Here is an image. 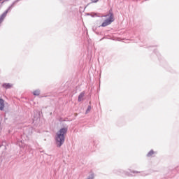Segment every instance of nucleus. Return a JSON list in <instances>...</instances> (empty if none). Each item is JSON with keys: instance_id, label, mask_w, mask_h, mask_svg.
<instances>
[{"instance_id": "obj_13", "label": "nucleus", "mask_w": 179, "mask_h": 179, "mask_svg": "<svg viewBox=\"0 0 179 179\" xmlns=\"http://www.w3.org/2000/svg\"><path fill=\"white\" fill-rule=\"evenodd\" d=\"M10 8H12V6H10Z\"/></svg>"}, {"instance_id": "obj_4", "label": "nucleus", "mask_w": 179, "mask_h": 179, "mask_svg": "<svg viewBox=\"0 0 179 179\" xmlns=\"http://www.w3.org/2000/svg\"><path fill=\"white\" fill-rule=\"evenodd\" d=\"M3 108H5V101L0 98V111H3Z\"/></svg>"}, {"instance_id": "obj_6", "label": "nucleus", "mask_w": 179, "mask_h": 179, "mask_svg": "<svg viewBox=\"0 0 179 179\" xmlns=\"http://www.w3.org/2000/svg\"><path fill=\"white\" fill-rule=\"evenodd\" d=\"M85 97V92H81L78 96V101H80Z\"/></svg>"}, {"instance_id": "obj_12", "label": "nucleus", "mask_w": 179, "mask_h": 179, "mask_svg": "<svg viewBox=\"0 0 179 179\" xmlns=\"http://www.w3.org/2000/svg\"><path fill=\"white\" fill-rule=\"evenodd\" d=\"M1 20H2L0 19V23H1Z\"/></svg>"}, {"instance_id": "obj_2", "label": "nucleus", "mask_w": 179, "mask_h": 179, "mask_svg": "<svg viewBox=\"0 0 179 179\" xmlns=\"http://www.w3.org/2000/svg\"><path fill=\"white\" fill-rule=\"evenodd\" d=\"M101 17H108L105 20L104 22L101 24V27H107V26H110L113 22H114V13H113V9L109 10V13L105 15H101Z\"/></svg>"}, {"instance_id": "obj_5", "label": "nucleus", "mask_w": 179, "mask_h": 179, "mask_svg": "<svg viewBox=\"0 0 179 179\" xmlns=\"http://www.w3.org/2000/svg\"><path fill=\"white\" fill-rule=\"evenodd\" d=\"M2 86L5 89H10V87H12V85H10V83H3Z\"/></svg>"}, {"instance_id": "obj_11", "label": "nucleus", "mask_w": 179, "mask_h": 179, "mask_svg": "<svg viewBox=\"0 0 179 179\" xmlns=\"http://www.w3.org/2000/svg\"><path fill=\"white\" fill-rule=\"evenodd\" d=\"M99 0H91V1L93 3H97V1Z\"/></svg>"}, {"instance_id": "obj_7", "label": "nucleus", "mask_w": 179, "mask_h": 179, "mask_svg": "<svg viewBox=\"0 0 179 179\" xmlns=\"http://www.w3.org/2000/svg\"><path fill=\"white\" fill-rule=\"evenodd\" d=\"M132 173H134V174H135L136 173H140V174H141V176H143V177H145V176H148V174H146L144 171L138 172L136 171H133Z\"/></svg>"}, {"instance_id": "obj_14", "label": "nucleus", "mask_w": 179, "mask_h": 179, "mask_svg": "<svg viewBox=\"0 0 179 179\" xmlns=\"http://www.w3.org/2000/svg\"><path fill=\"white\" fill-rule=\"evenodd\" d=\"M2 1V0H0V1Z\"/></svg>"}, {"instance_id": "obj_8", "label": "nucleus", "mask_w": 179, "mask_h": 179, "mask_svg": "<svg viewBox=\"0 0 179 179\" xmlns=\"http://www.w3.org/2000/svg\"><path fill=\"white\" fill-rule=\"evenodd\" d=\"M155 155V151H153V150H151L148 154H147V157H150V156Z\"/></svg>"}, {"instance_id": "obj_10", "label": "nucleus", "mask_w": 179, "mask_h": 179, "mask_svg": "<svg viewBox=\"0 0 179 179\" xmlns=\"http://www.w3.org/2000/svg\"><path fill=\"white\" fill-rule=\"evenodd\" d=\"M90 110H92V106H88L87 109L86 110V114L89 113Z\"/></svg>"}, {"instance_id": "obj_9", "label": "nucleus", "mask_w": 179, "mask_h": 179, "mask_svg": "<svg viewBox=\"0 0 179 179\" xmlns=\"http://www.w3.org/2000/svg\"><path fill=\"white\" fill-rule=\"evenodd\" d=\"M34 96H40V90H36L33 92Z\"/></svg>"}, {"instance_id": "obj_3", "label": "nucleus", "mask_w": 179, "mask_h": 179, "mask_svg": "<svg viewBox=\"0 0 179 179\" xmlns=\"http://www.w3.org/2000/svg\"><path fill=\"white\" fill-rule=\"evenodd\" d=\"M10 10V7H8V8L4 13H2V15L0 16L1 20H3L5 17H6V15H8V12H9Z\"/></svg>"}, {"instance_id": "obj_1", "label": "nucleus", "mask_w": 179, "mask_h": 179, "mask_svg": "<svg viewBox=\"0 0 179 179\" xmlns=\"http://www.w3.org/2000/svg\"><path fill=\"white\" fill-rule=\"evenodd\" d=\"M68 132V128L63 127L56 134L55 141L57 148H61L65 143V135Z\"/></svg>"}]
</instances>
